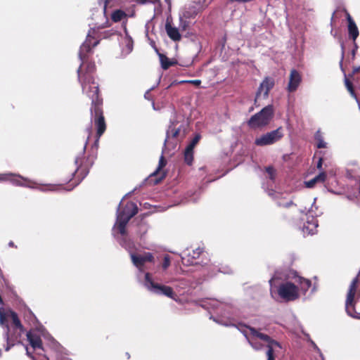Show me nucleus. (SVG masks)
<instances>
[{"label": "nucleus", "instance_id": "nucleus-1", "mask_svg": "<svg viewBox=\"0 0 360 360\" xmlns=\"http://www.w3.org/2000/svg\"><path fill=\"white\" fill-rule=\"evenodd\" d=\"M95 32L94 29H91L85 41L80 46L79 58L82 63L77 70L78 80L82 86V91L91 100L92 105H96L98 98V85L95 82L93 76L96 65L94 63L89 62L85 70H84V65L86 63L88 54L91 52V48L97 46L99 43V40H94Z\"/></svg>", "mask_w": 360, "mask_h": 360}, {"label": "nucleus", "instance_id": "nucleus-2", "mask_svg": "<svg viewBox=\"0 0 360 360\" xmlns=\"http://www.w3.org/2000/svg\"><path fill=\"white\" fill-rule=\"evenodd\" d=\"M214 321L226 326L236 327L245 336L249 345L255 351H259L266 347L267 360H275V353L281 349L278 342L261 332L262 328L257 329L242 323L236 325L230 322H219L215 319Z\"/></svg>", "mask_w": 360, "mask_h": 360}, {"label": "nucleus", "instance_id": "nucleus-3", "mask_svg": "<svg viewBox=\"0 0 360 360\" xmlns=\"http://www.w3.org/2000/svg\"><path fill=\"white\" fill-rule=\"evenodd\" d=\"M270 292L273 295L277 292L285 301H292L298 298V288L291 282H282V278L278 272H276L269 280Z\"/></svg>", "mask_w": 360, "mask_h": 360}, {"label": "nucleus", "instance_id": "nucleus-4", "mask_svg": "<svg viewBox=\"0 0 360 360\" xmlns=\"http://www.w3.org/2000/svg\"><path fill=\"white\" fill-rule=\"evenodd\" d=\"M138 212V207L136 203L129 202L122 211L117 208V221L113 227V233L117 230L122 236L120 243L122 246L127 248L126 243V226L131 218H132Z\"/></svg>", "mask_w": 360, "mask_h": 360}, {"label": "nucleus", "instance_id": "nucleus-5", "mask_svg": "<svg viewBox=\"0 0 360 360\" xmlns=\"http://www.w3.org/2000/svg\"><path fill=\"white\" fill-rule=\"evenodd\" d=\"M359 274L360 271L357 276L352 281L348 288L345 300V310L347 314L349 316L357 319H360V313H357L355 311V304L359 302L360 299V290L359 291L357 290V286L359 282Z\"/></svg>", "mask_w": 360, "mask_h": 360}, {"label": "nucleus", "instance_id": "nucleus-6", "mask_svg": "<svg viewBox=\"0 0 360 360\" xmlns=\"http://www.w3.org/2000/svg\"><path fill=\"white\" fill-rule=\"evenodd\" d=\"M274 115V108L272 105H268L259 112L252 115L248 122V126L252 129H257L268 125Z\"/></svg>", "mask_w": 360, "mask_h": 360}, {"label": "nucleus", "instance_id": "nucleus-7", "mask_svg": "<svg viewBox=\"0 0 360 360\" xmlns=\"http://www.w3.org/2000/svg\"><path fill=\"white\" fill-rule=\"evenodd\" d=\"M127 248L130 253V257L134 265L138 269L139 273L144 272L146 269V263L152 262L154 259L153 255L150 252H145L143 254H136L132 252L130 250L132 247V243L126 240V243ZM138 279L140 280V274L137 275Z\"/></svg>", "mask_w": 360, "mask_h": 360}, {"label": "nucleus", "instance_id": "nucleus-8", "mask_svg": "<svg viewBox=\"0 0 360 360\" xmlns=\"http://www.w3.org/2000/svg\"><path fill=\"white\" fill-rule=\"evenodd\" d=\"M143 285L151 292L156 295H165L170 298H174V292L171 287L160 285L155 283L149 273H146L144 276Z\"/></svg>", "mask_w": 360, "mask_h": 360}, {"label": "nucleus", "instance_id": "nucleus-9", "mask_svg": "<svg viewBox=\"0 0 360 360\" xmlns=\"http://www.w3.org/2000/svg\"><path fill=\"white\" fill-rule=\"evenodd\" d=\"M283 136L282 127L262 134L255 140V144L258 146L272 145L280 141Z\"/></svg>", "mask_w": 360, "mask_h": 360}, {"label": "nucleus", "instance_id": "nucleus-10", "mask_svg": "<svg viewBox=\"0 0 360 360\" xmlns=\"http://www.w3.org/2000/svg\"><path fill=\"white\" fill-rule=\"evenodd\" d=\"M9 181L15 186L35 188L34 182L13 173L0 174V181Z\"/></svg>", "mask_w": 360, "mask_h": 360}, {"label": "nucleus", "instance_id": "nucleus-11", "mask_svg": "<svg viewBox=\"0 0 360 360\" xmlns=\"http://www.w3.org/2000/svg\"><path fill=\"white\" fill-rule=\"evenodd\" d=\"M94 122L96 127V139L94 142V146H98V141L101 135L104 133L106 129V125L104 120V117L102 115L101 108L98 106L94 108Z\"/></svg>", "mask_w": 360, "mask_h": 360}, {"label": "nucleus", "instance_id": "nucleus-12", "mask_svg": "<svg viewBox=\"0 0 360 360\" xmlns=\"http://www.w3.org/2000/svg\"><path fill=\"white\" fill-rule=\"evenodd\" d=\"M274 86V80L269 77H266L260 84L256 94L255 103H256L259 98H266L269 91Z\"/></svg>", "mask_w": 360, "mask_h": 360}, {"label": "nucleus", "instance_id": "nucleus-13", "mask_svg": "<svg viewBox=\"0 0 360 360\" xmlns=\"http://www.w3.org/2000/svg\"><path fill=\"white\" fill-rule=\"evenodd\" d=\"M202 252V250L200 248L193 250L192 255L188 250L184 251L181 255L182 263L186 266L197 264L198 262L195 259L199 257Z\"/></svg>", "mask_w": 360, "mask_h": 360}, {"label": "nucleus", "instance_id": "nucleus-14", "mask_svg": "<svg viewBox=\"0 0 360 360\" xmlns=\"http://www.w3.org/2000/svg\"><path fill=\"white\" fill-rule=\"evenodd\" d=\"M7 318H10L12 320L13 324V332L11 333L21 336L24 333V329L18 319V314L15 312L11 311L8 314H7L6 319Z\"/></svg>", "mask_w": 360, "mask_h": 360}, {"label": "nucleus", "instance_id": "nucleus-15", "mask_svg": "<svg viewBox=\"0 0 360 360\" xmlns=\"http://www.w3.org/2000/svg\"><path fill=\"white\" fill-rule=\"evenodd\" d=\"M4 336L6 341V351H9L10 349L15 345L16 342H20L19 339L21 337L15 334H11L8 325L5 326Z\"/></svg>", "mask_w": 360, "mask_h": 360}, {"label": "nucleus", "instance_id": "nucleus-16", "mask_svg": "<svg viewBox=\"0 0 360 360\" xmlns=\"http://www.w3.org/2000/svg\"><path fill=\"white\" fill-rule=\"evenodd\" d=\"M301 76L298 71H297L296 70H292L290 74L288 90L290 92L295 91L299 86L301 82Z\"/></svg>", "mask_w": 360, "mask_h": 360}, {"label": "nucleus", "instance_id": "nucleus-17", "mask_svg": "<svg viewBox=\"0 0 360 360\" xmlns=\"http://www.w3.org/2000/svg\"><path fill=\"white\" fill-rule=\"evenodd\" d=\"M347 22H348L347 29H348L349 37L354 41H355V40L356 39V38L358 37V36L359 34L358 27H357L355 22L354 21V20L352 19V18L351 17V15L349 13H347Z\"/></svg>", "mask_w": 360, "mask_h": 360}, {"label": "nucleus", "instance_id": "nucleus-18", "mask_svg": "<svg viewBox=\"0 0 360 360\" xmlns=\"http://www.w3.org/2000/svg\"><path fill=\"white\" fill-rule=\"evenodd\" d=\"M165 30L168 37L174 41H180L181 35L178 28L173 27L169 20L165 23Z\"/></svg>", "mask_w": 360, "mask_h": 360}, {"label": "nucleus", "instance_id": "nucleus-19", "mask_svg": "<svg viewBox=\"0 0 360 360\" xmlns=\"http://www.w3.org/2000/svg\"><path fill=\"white\" fill-rule=\"evenodd\" d=\"M177 122L176 120H171L170 125L169 126L168 129L167 130L166 133V139L164 142V147H166V145L167 143H169V141L171 138H176L180 131V129L175 128V126Z\"/></svg>", "mask_w": 360, "mask_h": 360}, {"label": "nucleus", "instance_id": "nucleus-20", "mask_svg": "<svg viewBox=\"0 0 360 360\" xmlns=\"http://www.w3.org/2000/svg\"><path fill=\"white\" fill-rule=\"evenodd\" d=\"M318 226V221L314 217L311 220L307 219V223L304 224L302 228L303 233L307 235H313L316 231Z\"/></svg>", "mask_w": 360, "mask_h": 360}, {"label": "nucleus", "instance_id": "nucleus-21", "mask_svg": "<svg viewBox=\"0 0 360 360\" xmlns=\"http://www.w3.org/2000/svg\"><path fill=\"white\" fill-rule=\"evenodd\" d=\"M27 338L30 342V345L34 349H41L42 348V342L39 335L35 333H32L31 331L27 333Z\"/></svg>", "mask_w": 360, "mask_h": 360}, {"label": "nucleus", "instance_id": "nucleus-22", "mask_svg": "<svg viewBox=\"0 0 360 360\" xmlns=\"http://www.w3.org/2000/svg\"><path fill=\"white\" fill-rule=\"evenodd\" d=\"M326 179V174L324 172H321L319 175L316 176L312 179L305 181V186L307 188H312L318 182H324Z\"/></svg>", "mask_w": 360, "mask_h": 360}, {"label": "nucleus", "instance_id": "nucleus-23", "mask_svg": "<svg viewBox=\"0 0 360 360\" xmlns=\"http://www.w3.org/2000/svg\"><path fill=\"white\" fill-rule=\"evenodd\" d=\"M127 15L124 11L117 9L111 14V19L113 22H117L125 18Z\"/></svg>", "mask_w": 360, "mask_h": 360}, {"label": "nucleus", "instance_id": "nucleus-24", "mask_svg": "<svg viewBox=\"0 0 360 360\" xmlns=\"http://www.w3.org/2000/svg\"><path fill=\"white\" fill-rule=\"evenodd\" d=\"M314 139L317 142L316 146L318 148H326L327 143L324 141L323 137L320 130H318L314 134Z\"/></svg>", "mask_w": 360, "mask_h": 360}, {"label": "nucleus", "instance_id": "nucleus-25", "mask_svg": "<svg viewBox=\"0 0 360 360\" xmlns=\"http://www.w3.org/2000/svg\"><path fill=\"white\" fill-rule=\"evenodd\" d=\"M158 56L160 58L161 66L164 70L168 69L172 65V63L167 56L160 53H158Z\"/></svg>", "mask_w": 360, "mask_h": 360}, {"label": "nucleus", "instance_id": "nucleus-26", "mask_svg": "<svg viewBox=\"0 0 360 360\" xmlns=\"http://www.w3.org/2000/svg\"><path fill=\"white\" fill-rule=\"evenodd\" d=\"M300 285V288L304 292L308 290L309 287L311 286V281L308 279H305L302 277H298L297 281Z\"/></svg>", "mask_w": 360, "mask_h": 360}, {"label": "nucleus", "instance_id": "nucleus-27", "mask_svg": "<svg viewBox=\"0 0 360 360\" xmlns=\"http://www.w3.org/2000/svg\"><path fill=\"white\" fill-rule=\"evenodd\" d=\"M72 188H73V187L70 188H65L64 186L62 185H49L48 186V188H46V189L41 188V191L49 190V191H60V190L71 191V190H72Z\"/></svg>", "mask_w": 360, "mask_h": 360}, {"label": "nucleus", "instance_id": "nucleus-28", "mask_svg": "<svg viewBox=\"0 0 360 360\" xmlns=\"http://www.w3.org/2000/svg\"><path fill=\"white\" fill-rule=\"evenodd\" d=\"M124 42L126 44V49L124 51L127 54L129 53L133 49V41L131 37H126L124 38Z\"/></svg>", "mask_w": 360, "mask_h": 360}, {"label": "nucleus", "instance_id": "nucleus-29", "mask_svg": "<svg viewBox=\"0 0 360 360\" xmlns=\"http://www.w3.org/2000/svg\"><path fill=\"white\" fill-rule=\"evenodd\" d=\"M345 86H346L347 90L349 91L351 96L352 97H354L356 101H358V98L356 97V94L354 91L353 86H352V84L346 77L345 79Z\"/></svg>", "mask_w": 360, "mask_h": 360}, {"label": "nucleus", "instance_id": "nucleus-30", "mask_svg": "<svg viewBox=\"0 0 360 360\" xmlns=\"http://www.w3.org/2000/svg\"><path fill=\"white\" fill-rule=\"evenodd\" d=\"M184 161L187 165H191L193 161V152L184 151Z\"/></svg>", "mask_w": 360, "mask_h": 360}, {"label": "nucleus", "instance_id": "nucleus-31", "mask_svg": "<svg viewBox=\"0 0 360 360\" xmlns=\"http://www.w3.org/2000/svg\"><path fill=\"white\" fill-rule=\"evenodd\" d=\"M6 316L7 314L4 312V309L0 307V326L4 328L6 325H8V323H6Z\"/></svg>", "mask_w": 360, "mask_h": 360}, {"label": "nucleus", "instance_id": "nucleus-32", "mask_svg": "<svg viewBox=\"0 0 360 360\" xmlns=\"http://www.w3.org/2000/svg\"><path fill=\"white\" fill-rule=\"evenodd\" d=\"M266 172L269 174V177L271 181H274L276 177V170L273 167H266Z\"/></svg>", "mask_w": 360, "mask_h": 360}, {"label": "nucleus", "instance_id": "nucleus-33", "mask_svg": "<svg viewBox=\"0 0 360 360\" xmlns=\"http://www.w3.org/2000/svg\"><path fill=\"white\" fill-rule=\"evenodd\" d=\"M165 165H166V160H165L163 155H162L159 160L158 167L156 171L153 173V174L155 175L158 171H160Z\"/></svg>", "mask_w": 360, "mask_h": 360}, {"label": "nucleus", "instance_id": "nucleus-34", "mask_svg": "<svg viewBox=\"0 0 360 360\" xmlns=\"http://www.w3.org/2000/svg\"><path fill=\"white\" fill-rule=\"evenodd\" d=\"M170 265V258L169 255H165L163 259L162 267L163 269H167Z\"/></svg>", "mask_w": 360, "mask_h": 360}, {"label": "nucleus", "instance_id": "nucleus-35", "mask_svg": "<svg viewBox=\"0 0 360 360\" xmlns=\"http://www.w3.org/2000/svg\"><path fill=\"white\" fill-rule=\"evenodd\" d=\"M201 136L200 134H196L194 138L191 140V141L190 142L192 145H194L195 146H196V144L198 143V141H200Z\"/></svg>", "mask_w": 360, "mask_h": 360}, {"label": "nucleus", "instance_id": "nucleus-36", "mask_svg": "<svg viewBox=\"0 0 360 360\" xmlns=\"http://www.w3.org/2000/svg\"><path fill=\"white\" fill-rule=\"evenodd\" d=\"M293 204L292 200H289L285 203H283L281 202H278V205L280 207H289L290 205Z\"/></svg>", "mask_w": 360, "mask_h": 360}, {"label": "nucleus", "instance_id": "nucleus-37", "mask_svg": "<svg viewBox=\"0 0 360 360\" xmlns=\"http://www.w3.org/2000/svg\"><path fill=\"white\" fill-rule=\"evenodd\" d=\"M87 131L89 133V135H88L87 141H86L85 145L84 146V150H85V148L86 147V145H87V143H88V141H89V140L90 139V136L92 134V128H91V127H90L89 128L87 129Z\"/></svg>", "mask_w": 360, "mask_h": 360}, {"label": "nucleus", "instance_id": "nucleus-38", "mask_svg": "<svg viewBox=\"0 0 360 360\" xmlns=\"http://www.w3.org/2000/svg\"><path fill=\"white\" fill-rule=\"evenodd\" d=\"M195 148L194 145H192L191 143L187 146V147L185 149V151L188 152H193V149Z\"/></svg>", "mask_w": 360, "mask_h": 360}, {"label": "nucleus", "instance_id": "nucleus-39", "mask_svg": "<svg viewBox=\"0 0 360 360\" xmlns=\"http://www.w3.org/2000/svg\"><path fill=\"white\" fill-rule=\"evenodd\" d=\"M219 271H221L224 274H230L231 272V269L228 267H225V268H223V269H219Z\"/></svg>", "mask_w": 360, "mask_h": 360}, {"label": "nucleus", "instance_id": "nucleus-40", "mask_svg": "<svg viewBox=\"0 0 360 360\" xmlns=\"http://www.w3.org/2000/svg\"><path fill=\"white\" fill-rule=\"evenodd\" d=\"M186 82L193 84L196 86H198L201 84V81L199 79L189 80V81H186Z\"/></svg>", "mask_w": 360, "mask_h": 360}, {"label": "nucleus", "instance_id": "nucleus-41", "mask_svg": "<svg viewBox=\"0 0 360 360\" xmlns=\"http://www.w3.org/2000/svg\"><path fill=\"white\" fill-rule=\"evenodd\" d=\"M322 164H323V158H320L319 159V161L317 162V168L319 169V170H321L322 169Z\"/></svg>", "mask_w": 360, "mask_h": 360}, {"label": "nucleus", "instance_id": "nucleus-42", "mask_svg": "<svg viewBox=\"0 0 360 360\" xmlns=\"http://www.w3.org/2000/svg\"><path fill=\"white\" fill-rule=\"evenodd\" d=\"M360 71V66L359 67H355L353 68L352 74H356Z\"/></svg>", "mask_w": 360, "mask_h": 360}, {"label": "nucleus", "instance_id": "nucleus-43", "mask_svg": "<svg viewBox=\"0 0 360 360\" xmlns=\"http://www.w3.org/2000/svg\"><path fill=\"white\" fill-rule=\"evenodd\" d=\"M150 44L154 48V49L156 51V53L158 54L159 51H158V49L155 46V42L154 41H151Z\"/></svg>", "mask_w": 360, "mask_h": 360}, {"label": "nucleus", "instance_id": "nucleus-44", "mask_svg": "<svg viewBox=\"0 0 360 360\" xmlns=\"http://www.w3.org/2000/svg\"><path fill=\"white\" fill-rule=\"evenodd\" d=\"M311 344H312V345H313V347H314V348L315 349H316L318 352H319V351H320V349H319V347L316 346V345L314 342H311Z\"/></svg>", "mask_w": 360, "mask_h": 360}, {"label": "nucleus", "instance_id": "nucleus-45", "mask_svg": "<svg viewBox=\"0 0 360 360\" xmlns=\"http://www.w3.org/2000/svg\"><path fill=\"white\" fill-rule=\"evenodd\" d=\"M89 172L88 171H85L84 173H83V175H82V179H80L79 181H81L87 174H88Z\"/></svg>", "mask_w": 360, "mask_h": 360}, {"label": "nucleus", "instance_id": "nucleus-46", "mask_svg": "<svg viewBox=\"0 0 360 360\" xmlns=\"http://www.w3.org/2000/svg\"><path fill=\"white\" fill-rule=\"evenodd\" d=\"M8 245H9L10 247H13V246H14V243H13V242H12V241L9 242Z\"/></svg>", "mask_w": 360, "mask_h": 360}, {"label": "nucleus", "instance_id": "nucleus-47", "mask_svg": "<svg viewBox=\"0 0 360 360\" xmlns=\"http://www.w3.org/2000/svg\"><path fill=\"white\" fill-rule=\"evenodd\" d=\"M79 158H76L75 159V164L77 165L79 164Z\"/></svg>", "mask_w": 360, "mask_h": 360}, {"label": "nucleus", "instance_id": "nucleus-48", "mask_svg": "<svg viewBox=\"0 0 360 360\" xmlns=\"http://www.w3.org/2000/svg\"><path fill=\"white\" fill-rule=\"evenodd\" d=\"M307 212H308V213L312 214V212H313L312 207L311 209H309Z\"/></svg>", "mask_w": 360, "mask_h": 360}, {"label": "nucleus", "instance_id": "nucleus-49", "mask_svg": "<svg viewBox=\"0 0 360 360\" xmlns=\"http://www.w3.org/2000/svg\"><path fill=\"white\" fill-rule=\"evenodd\" d=\"M141 4H145L146 0H139Z\"/></svg>", "mask_w": 360, "mask_h": 360}, {"label": "nucleus", "instance_id": "nucleus-50", "mask_svg": "<svg viewBox=\"0 0 360 360\" xmlns=\"http://www.w3.org/2000/svg\"><path fill=\"white\" fill-rule=\"evenodd\" d=\"M26 351H27V354L28 356H30V352H29V351H28L27 347H26Z\"/></svg>", "mask_w": 360, "mask_h": 360}, {"label": "nucleus", "instance_id": "nucleus-51", "mask_svg": "<svg viewBox=\"0 0 360 360\" xmlns=\"http://www.w3.org/2000/svg\"><path fill=\"white\" fill-rule=\"evenodd\" d=\"M126 355H127V358H128V359H129V358H130V355H129V353H126Z\"/></svg>", "mask_w": 360, "mask_h": 360}, {"label": "nucleus", "instance_id": "nucleus-52", "mask_svg": "<svg viewBox=\"0 0 360 360\" xmlns=\"http://www.w3.org/2000/svg\"><path fill=\"white\" fill-rule=\"evenodd\" d=\"M272 194H273V193H272V191H269V195H271Z\"/></svg>", "mask_w": 360, "mask_h": 360}, {"label": "nucleus", "instance_id": "nucleus-53", "mask_svg": "<svg viewBox=\"0 0 360 360\" xmlns=\"http://www.w3.org/2000/svg\"><path fill=\"white\" fill-rule=\"evenodd\" d=\"M121 203H122V201H120V205H119V206H118V208H120V209Z\"/></svg>", "mask_w": 360, "mask_h": 360}, {"label": "nucleus", "instance_id": "nucleus-54", "mask_svg": "<svg viewBox=\"0 0 360 360\" xmlns=\"http://www.w3.org/2000/svg\"><path fill=\"white\" fill-rule=\"evenodd\" d=\"M91 115H93V109H91Z\"/></svg>", "mask_w": 360, "mask_h": 360}, {"label": "nucleus", "instance_id": "nucleus-55", "mask_svg": "<svg viewBox=\"0 0 360 360\" xmlns=\"http://www.w3.org/2000/svg\"><path fill=\"white\" fill-rule=\"evenodd\" d=\"M2 352L1 349H0V356H1Z\"/></svg>", "mask_w": 360, "mask_h": 360}]
</instances>
